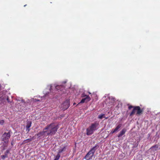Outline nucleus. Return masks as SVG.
Returning <instances> with one entry per match:
<instances>
[{"instance_id": "f257e3e1", "label": "nucleus", "mask_w": 160, "mask_h": 160, "mask_svg": "<svg viewBox=\"0 0 160 160\" xmlns=\"http://www.w3.org/2000/svg\"><path fill=\"white\" fill-rule=\"evenodd\" d=\"M58 128V125L54 123H52L47 125L44 128V130L46 132V136H52L55 134Z\"/></svg>"}, {"instance_id": "f03ea898", "label": "nucleus", "mask_w": 160, "mask_h": 160, "mask_svg": "<svg viewBox=\"0 0 160 160\" xmlns=\"http://www.w3.org/2000/svg\"><path fill=\"white\" fill-rule=\"evenodd\" d=\"M128 108L129 110L133 108L132 112L130 114V116H132L136 112V115H140L142 113L143 111L142 109H141L140 107L138 106H133L130 105L128 107Z\"/></svg>"}, {"instance_id": "7ed1b4c3", "label": "nucleus", "mask_w": 160, "mask_h": 160, "mask_svg": "<svg viewBox=\"0 0 160 160\" xmlns=\"http://www.w3.org/2000/svg\"><path fill=\"white\" fill-rule=\"evenodd\" d=\"M98 125L99 123L97 122L92 123L90 126L86 129L87 134L88 135L92 134L93 132L97 129Z\"/></svg>"}, {"instance_id": "20e7f679", "label": "nucleus", "mask_w": 160, "mask_h": 160, "mask_svg": "<svg viewBox=\"0 0 160 160\" xmlns=\"http://www.w3.org/2000/svg\"><path fill=\"white\" fill-rule=\"evenodd\" d=\"M11 133V131H9L8 132H5L2 135L1 139L4 142V143L7 144L8 142Z\"/></svg>"}, {"instance_id": "39448f33", "label": "nucleus", "mask_w": 160, "mask_h": 160, "mask_svg": "<svg viewBox=\"0 0 160 160\" xmlns=\"http://www.w3.org/2000/svg\"><path fill=\"white\" fill-rule=\"evenodd\" d=\"M82 97H84V98L82 99L79 103H83L85 102H87L90 101L91 100L90 97L88 95H85L84 94H83L82 95Z\"/></svg>"}, {"instance_id": "423d86ee", "label": "nucleus", "mask_w": 160, "mask_h": 160, "mask_svg": "<svg viewBox=\"0 0 160 160\" xmlns=\"http://www.w3.org/2000/svg\"><path fill=\"white\" fill-rule=\"evenodd\" d=\"M70 102L69 101L66 100L62 104V109L64 110L67 109L70 106Z\"/></svg>"}, {"instance_id": "0eeeda50", "label": "nucleus", "mask_w": 160, "mask_h": 160, "mask_svg": "<svg viewBox=\"0 0 160 160\" xmlns=\"http://www.w3.org/2000/svg\"><path fill=\"white\" fill-rule=\"evenodd\" d=\"M122 125L121 124H119L118 125L117 127L115 128L114 129H112V131L110 133L112 134H113V133H115L116 132L118 131L119 129L121 128L122 127Z\"/></svg>"}, {"instance_id": "6e6552de", "label": "nucleus", "mask_w": 160, "mask_h": 160, "mask_svg": "<svg viewBox=\"0 0 160 160\" xmlns=\"http://www.w3.org/2000/svg\"><path fill=\"white\" fill-rule=\"evenodd\" d=\"M93 154L89 151L87 153L84 157V158L86 160H89L92 158Z\"/></svg>"}, {"instance_id": "1a4fd4ad", "label": "nucleus", "mask_w": 160, "mask_h": 160, "mask_svg": "<svg viewBox=\"0 0 160 160\" xmlns=\"http://www.w3.org/2000/svg\"><path fill=\"white\" fill-rule=\"evenodd\" d=\"M98 146L97 145H96L94 147H93L90 149L89 152L94 155L96 150L98 148Z\"/></svg>"}, {"instance_id": "9d476101", "label": "nucleus", "mask_w": 160, "mask_h": 160, "mask_svg": "<svg viewBox=\"0 0 160 160\" xmlns=\"http://www.w3.org/2000/svg\"><path fill=\"white\" fill-rule=\"evenodd\" d=\"M44 135H46V132L44 128L43 130V131L37 134V136L38 137H40Z\"/></svg>"}, {"instance_id": "9b49d317", "label": "nucleus", "mask_w": 160, "mask_h": 160, "mask_svg": "<svg viewBox=\"0 0 160 160\" xmlns=\"http://www.w3.org/2000/svg\"><path fill=\"white\" fill-rule=\"evenodd\" d=\"M126 131V129L125 128L123 129L118 135V138L122 137L123 135Z\"/></svg>"}, {"instance_id": "f8f14e48", "label": "nucleus", "mask_w": 160, "mask_h": 160, "mask_svg": "<svg viewBox=\"0 0 160 160\" xmlns=\"http://www.w3.org/2000/svg\"><path fill=\"white\" fill-rule=\"evenodd\" d=\"M32 122H28L26 126L27 130L29 132L30 130L29 128L31 127Z\"/></svg>"}, {"instance_id": "ddd939ff", "label": "nucleus", "mask_w": 160, "mask_h": 160, "mask_svg": "<svg viewBox=\"0 0 160 160\" xmlns=\"http://www.w3.org/2000/svg\"><path fill=\"white\" fill-rule=\"evenodd\" d=\"M158 145L156 144L152 146L150 149L153 151H155L158 150Z\"/></svg>"}, {"instance_id": "4468645a", "label": "nucleus", "mask_w": 160, "mask_h": 160, "mask_svg": "<svg viewBox=\"0 0 160 160\" xmlns=\"http://www.w3.org/2000/svg\"><path fill=\"white\" fill-rule=\"evenodd\" d=\"M108 99L109 101L111 102L109 103V104H110L111 105L113 104V103L115 102V98L112 97H109Z\"/></svg>"}, {"instance_id": "2eb2a0df", "label": "nucleus", "mask_w": 160, "mask_h": 160, "mask_svg": "<svg viewBox=\"0 0 160 160\" xmlns=\"http://www.w3.org/2000/svg\"><path fill=\"white\" fill-rule=\"evenodd\" d=\"M32 139L29 138L24 140L22 142V144H25L27 142H29L32 140Z\"/></svg>"}, {"instance_id": "dca6fc26", "label": "nucleus", "mask_w": 160, "mask_h": 160, "mask_svg": "<svg viewBox=\"0 0 160 160\" xmlns=\"http://www.w3.org/2000/svg\"><path fill=\"white\" fill-rule=\"evenodd\" d=\"M60 156V154L58 153L57 155L56 156L55 159L54 160H58Z\"/></svg>"}, {"instance_id": "f3484780", "label": "nucleus", "mask_w": 160, "mask_h": 160, "mask_svg": "<svg viewBox=\"0 0 160 160\" xmlns=\"http://www.w3.org/2000/svg\"><path fill=\"white\" fill-rule=\"evenodd\" d=\"M104 115L105 114H100L99 116H98V118L102 119L104 117Z\"/></svg>"}, {"instance_id": "a211bd4d", "label": "nucleus", "mask_w": 160, "mask_h": 160, "mask_svg": "<svg viewBox=\"0 0 160 160\" xmlns=\"http://www.w3.org/2000/svg\"><path fill=\"white\" fill-rule=\"evenodd\" d=\"M7 155L6 154L5 155H1V157L2 159H4L5 158H7Z\"/></svg>"}, {"instance_id": "6ab92c4d", "label": "nucleus", "mask_w": 160, "mask_h": 160, "mask_svg": "<svg viewBox=\"0 0 160 160\" xmlns=\"http://www.w3.org/2000/svg\"><path fill=\"white\" fill-rule=\"evenodd\" d=\"M65 149V148H62V149H60L59 150V151H58V153H59V154H60V153H61V152H62L63 151H64Z\"/></svg>"}, {"instance_id": "aec40b11", "label": "nucleus", "mask_w": 160, "mask_h": 160, "mask_svg": "<svg viewBox=\"0 0 160 160\" xmlns=\"http://www.w3.org/2000/svg\"><path fill=\"white\" fill-rule=\"evenodd\" d=\"M4 122V121L3 120H0V124L2 125Z\"/></svg>"}, {"instance_id": "412c9836", "label": "nucleus", "mask_w": 160, "mask_h": 160, "mask_svg": "<svg viewBox=\"0 0 160 160\" xmlns=\"http://www.w3.org/2000/svg\"><path fill=\"white\" fill-rule=\"evenodd\" d=\"M8 102H11L9 100L8 97L7 99Z\"/></svg>"}, {"instance_id": "4be33fe9", "label": "nucleus", "mask_w": 160, "mask_h": 160, "mask_svg": "<svg viewBox=\"0 0 160 160\" xmlns=\"http://www.w3.org/2000/svg\"><path fill=\"white\" fill-rule=\"evenodd\" d=\"M60 87V86H56V88L57 89H58V88H59Z\"/></svg>"}, {"instance_id": "5701e85b", "label": "nucleus", "mask_w": 160, "mask_h": 160, "mask_svg": "<svg viewBox=\"0 0 160 160\" xmlns=\"http://www.w3.org/2000/svg\"><path fill=\"white\" fill-rule=\"evenodd\" d=\"M104 118H105L106 119H107L108 118V117H104Z\"/></svg>"}, {"instance_id": "b1692460", "label": "nucleus", "mask_w": 160, "mask_h": 160, "mask_svg": "<svg viewBox=\"0 0 160 160\" xmlns=\"http://www.w3.org/2000/svg\"><path fill=\"white\" fill-rule=\"evenodd\" d=\"M75 104H76L75 103H73V105H75Z\"/></svg>"}, {"instance_id": "393cba45", "label": "nucleus", "mask_w": 160, "mask_h": 160, "mask_svg": "<svg viewBox=\"0 0 160 160\" xmlns=\"http://www.w3.org/2000/svg\"><path fill=\"white\" fill-rule=\"evenodd\" d=\"M1 86H0V91H1Z\"/></svg>"}, {"instance_id": "a878e982", "label": "nucleus", "mask_w": 160, "mask_h": 160, "mask_svg": "<svg viewBox=\"0 0 160 160\" xmlns=\"http://www.w3.org/2000/svg\"><path fill=\"white\" fill-rule=\"evenodd\" d=\"M88 93H89V94H91V93H90V92H89Z\"/></svg>"}, {"instance_id": "bb28decb", "label": "nucleus", "mask_w": 160, "mask_h": 160, "mask_svg": "<svg viewBox=\"0 0 160 160\" xmlns=\"http://www.w3.org/2000/svg\"><path fill=\"white\" fill-rule=\"evenodd\" d=\"M26 5H24V7L26 6Z\"/></svg>"}, {"instance_id": "cd10ccee", "label": "nucleus", "mask_w": 160, "mask_h": 160, "mask_svg": "<svg viewBox=\"0 0 160 160\" xmlns=\"http://www.w3.org/2000/svg\"><path fill=\"white\" fill-rule=\"evenodd\" d=\"M51 89V86L50 87V89Z\"/></svg>"}]
</instances>
